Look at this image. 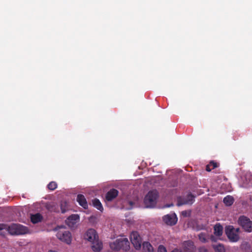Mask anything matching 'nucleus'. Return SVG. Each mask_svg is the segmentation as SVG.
I'll return each instance as SVG.
<instances>
[{
  "instance_id": "obj_1",
  "label": "nucleus",
  "mask_w": 252,
  "mask_h": 252,
  "mask_svg": "<svg viewBox=\"0 0 252 252\" xmlns=\"http://www.w3.org/2000/svg\"><path fill=\"white\" fill-rule=\"evenodd\" d=\"M84 238L91 243L93 251L98 252L102 250V243L99 241L98 236L94 229H88L85 234Z\"/></svg>"
},
{
  "instance_id": "obj_2",
  "label": "nucleus",
  "mask_w": 252,
  "mask_h": 252,
  "mask_svg": "<svg viewBox=\"0 0 252 252\" xmlns=\"http://www.w3.org/2000/svg\"><path fill=\"white\" fill-rule=\"evenodd\" d=\"M110 247L113 250L127 251L129 250V242L127 238H120L110 244Z\"/></svg>"
},
{
  "instance_id": "obj_3",
  "label": "nucleus",
  "mask_w": 252,
  "mask_h": 252,
  "mask_svg": "<svg viewBox=\"0 0 252 252\" xmlns=\"http://www.w3.org/2000/svg\"><path fill=\"white\" fill-rule=\"evenodd\" d=\"M158 196V193L157 190H153L150 191L145 196L144 200V202L146 207L153 208L155 206Z\"/></svg>"
},
{
  "instance_id": "obj_4",
  "label": "nucleus",
  "mask_w": 252,
  "mask_h": 252,
  "mask_svg": "<svg viewBox=\"0 0 252 252\" xmlns=\"http://www.w3.org/2000/svg\"><path fill=\"white\" fill-rule=\"evenodd\" d=\"M8 232L11 235H22L28 232L27 227L20 224L13 223L7 228Z\"/></svg>"
},
{
  "instance_id": "obj_5",
  "label": "nucleus",
  "mask_w": 252,
  "mask_h": 252,
  "mask_svg": "<svg viewBox=\"0 0 252 252\" xmlns=\"http://www.w3.org/2000/svg\"><path fill=\"white\" fill-rule=\"evenodd\" d=\"M240 229L239 228H235L233 226L228 225L225 227V234L229 241L231 242H236L239 239V232Z\"/></svg>"
},
{
  "instance_id": "obj_6",
  "label": "nucleus",
  "mask_w": 252,
  "mask_h": 252,
  "mask_svg": "<svg viewBox=\"0 0 252 252\" xmlns=\"http://www.w3.org/2000/svg\"><path fill=\"white\" fill-rule=\"evenodd\" d=\"M238 222L245 231L248 232L252 231V221L248 217L244 216H240Z\"/></svg>"
},
{
  "instance_id": "obj_7",
  "label": "nucleus",
  "mask_w": 252,
  "mask_h": 252,
  "mask_svg": "<svg viewBox=\"0 0 252 252\" xmlns=\"http://www.w3.org/2000/svg\"><path fill=\"white\" fill-rule=\"evenodd\" d=\"M56 236L61 241L64 242L67 244H69L71 242V234L68 230L63 229H60L58 231Z\"/></svg>"
},
{
  "instance_id": "obj_8",
  "label": "nucleus",
  "mask_w": 252,
  "mask_h": 252,
  "mask_svg": "<svg viewBox=\"0 0 252 252\" xmlns=\"http://www.w3.org/2000/svg\"><path fill=\"white\" fill-rule=\"evenodd\" d=\"M130 241L136 250H139L141 247L142 239L137 231H133L130 235Z\"/></svg>"
},
{
  "instance_id": "obj_9",
  "label": "nucleus",
  "mask_w": 252,
  "mask_h": 252,
  "mask_svg": "<svg viewBox=\"0 0 252 252\" xmlns=\"http://www.w3.org/2000/svg\"><path fill=\"white\" fill-rule=\"evenodd\" d=\"M162 220L167 225L172 226L177 223L178 219L175 213H171L164 215L162 217Z\"/></svg>"
},
{
  "instance_id": "obj_10",
  "label": "nucleus",
  "mask_w": 252,
  "mask_h": 252,
  "mask_svg": "<svg viewBox=\"0 0 252 252\" xmlns=\"http://www.w3.org/2000/svg\"><path fill=\"white\" fill-rule=\"evenodd\" d=\"M194 196L191 193L188 194L185 198L179 197L177 199V205L182 206L187 204H192L194 200Z\"/></svg>"
},
{
  "instance_id": "obj_11",
  "label": "nucleus",
  "mask_w": 252,
  "mask_h": 252,
  "mask_svg": "<svg viewBox=\"0 0 252 252\" xmlns=\"http://www.w3.org/2000/svg\"><path fill=\"white\" fill-rule=\"evenodd\" d=\"M79 220L80 217L78 214H72L66 219L65 223L69 227H74Z\"/></svg>"
},
{
  "instance_id": "obj_12",
  "label": "nucleus",
  "mask_w": 252,
  "mask_h": 252,
  "mask_svg": "<svg viewBox=\"0 0 252 252\" xmlns=\"http://www.w3.org/2000/svg\"><path fill=\"white\" fill-rule=\"evenodd\" d=\"M118 191L116 189H112L108 191L105 195L106 201H111L118 195Z\"/></svg>"
},
{
  "instance_id": "obj_13",
  "label": "nucleus",
  "mask_w": 252,
  "mask_h": 252,
  "mask_svg": "<svg viewBox=\"0 0 252 252\" xmlns=\"http://www.w3.org/2000/svg\"><path fill=\"white\" fill-rule=\"evenodd\" d=\"M76 200L79 204L83 208L85 209L88 208V203L84 195L81 194H78Z\"/></svg>"
},
{
  "instance_id": "obj_14",
  "label": "nucleus",
  "mask_w": 252,
  "mask_h": 252,
  "mask_svg": "<svg viewBox=\"0 0 252 252\" xmlns=\"http://www.w3.org/2000/svg\"><path fill=\"white\" fill-rule=\"evenodd\" d=\"M214 234L217 236H220L222 234L223 227L220 223H217L214 227Z\"/></svg>"
},
{
  "instance_id": "obj_15",
  "label": "nucleus",
  "mask_w": 252,
  "mask_h": 252,
  "mask_svg": "<svg viewBox=\"0 0 252 252\" xmlns=\"http://www.w3.org/2000/svg\"><path fill=\"white\" fill-rule=\"evenodd\" d=\"M42 219V216L39 213L32 215L31 216V220L33 223H38L41 221Z\"/></svg>"
},
{
  "instance_id": "obj_16",
  "label": "nucleus",
  "mask_w": 252,
  "mask_h": 252,
  "mask_svg": "<svg viewBox=\"0 0 252 252\" xmlns=\"http://www.w3.org/2000/svg\"><path fill=\"white\" fill-rule=\"evenodd\" d=\"M142 245L144 252H153V247L149 242H144Z\"/></svg>"
},
{
  "instance_id": "obj_17",
  "label": "nucleus",
  "mask_w": 252,
  "mask_h": 252,
  "mask_svg": "<svg viewBox=\"0 0 252 252\" xmlns=\"http://www.w3.org/2000/svg\"><path fill=\"white\" fill-rule=\"evenodd\" d=\"M93 206L97 210L102 211L103 210L102 205L99 199L95 198L93 200Z\"/></svg>"
},
{
  "instance_id": "obj_18",
  "label": "nucleus",
  "mask_w": 252,
  "mask_h": 252,
  "mask_svg": "<svg viewBox=\"0 0 252 252\" xmlns=\"http://www.w3.org/2000/svg\"><path fill=\"white\" fill-rule=\"evenodd\" d=\"M223 203L227 206H231L234 202V198L230 195H227L223 199Z\"/></svg>"
},
{
  "instance_id": "obj_19",
  "label": "nucleus",
  "mask_w": 252,
  "mask_h": 252,
  "mask_svg": "<svg viewBox=\"0 0 252 252\" xmlns=\"http://www.w3.org/2000/svg\"><path fill=\"white\" fill-rule=\"evenodd\" d=\"M218 167V163L214 161L210 162L209 164L206 165V170L207 171H211L212 169Z\"/></svg>"
},
{
  "instance_id": "obj_20",
  "label": "nucleus",
  "mask_w": 252,
  "mask_h": 252,
  "mask_svg": "<svg viewBox=\"0 0 252 252\" xmlns=\"http://www.w3.org/2000/svg\"><path fill=\"white\" fill-rule=\"evenodd\" d=\"M184 247L187 250H191L193 248V243L191 241H187L184 242L183 244Z\"/></svg>"
},
{
  "instance_id": "obj_21",
  "label": "nucleus",
  "mask_w": 252,
  "mask_h": 252,
  "mask_svg": "<svg viewBox=\"0 0 252 252\" xmlns=\"http://www.w3.org/2000/svg\"><path fill=\"white\" fill-rule=\"evenodd\" d=\"M61 212L62 213H64L68 210L67 203L66 201H62L60 204Z\"/></svg>"
},
{
  "instance_id": "obj_22",
  "label": "nucleus",
  "mask_w": 252,
  "mask_h": 252,
  "mask_svg": "<svg viewBox=\"0 0 252 252\" xmlns=\"http://www.w3.org/2000/svg\"><path fill=\"white\" fill-rule=\"evenodd\" d=\"M47 187L49 189L54 190L57 188V184L54 181L51 182L48 185Z\"/></svg>"
},
{
  "instance_id": "obj_23",
  "label": "nucleus",
  "mask_w": 252,
  "mask_h": 252,
  "mask_svg": "<svg viewBox=\"0 0 252 252\" xmlns=\"http://www.w3.org/2000/svg\"><path fill=\"white\" fill-rule=\"evenodd\" d=\"M198 238L199 240L203 243H205L207 241L206 234L204 233H200L198 235Z\"/></svg>"
},
{
  "instance_id": "obj_24",
  "label": "nucleus",
  "mask_w": 252,
  "mask_h": 252,
  "mask_svg": "<svg viewBox=\"0 0 252 252\" xmlns=\"http://www.w3.org/2000/svg\"><path fill=\"white\" fill-rule=\"evenodd\" d=\"M216 252H225V249L223 246L221 245H217L215 248Z\"/></svg>"
},
{
  "instance_id": "obj_25",
  "label": "nucleus",
  "mask_w": 252,
  "mask_h": 252,
  "mask_svg": "<svg viewBox=\"0 0 252 252\" xmlns=\"http://www.w3.org/2000/svg\"><path fill=\"white\" fill-rule=\"evenodd\" d=\"M48 209L50 211H54V212H58L59 210L56 208V206L55 204H51L48 205Z\"/></svg>"
},
{
  "instance_id": "obj_26",
  "label": "nucleus",
  "mask_w": 252,
  "mask_h": 252,
  "mask_svg": "<svg viewBox=\"0 0 252 252\" xmlns=\"http://www.w3.org/2000/svg\"><path fill=\"white\" fill-rule=\"evenodd\" d=\"M158 252H167L166 249L163 245H159L158 248Z\"/></svg>"
},
{
  "instance_id": "obj_27",
  "label": "nucleus",
  "mask_w": 252,
  "mask_h": 252,
  "mask_svg": "<svg viewBox=\"0 0 252 252\" xmlns=\"http://www.w3.org/2000/svg\"><path fill=\"white\" fill-rule=\"evenodd\" d=\"M182 215L184 217H187L189 214L187 211H184L182 212Z\"/></svg>"
},
{
  "instance_id": "obj_28",
  "label": "nucleus",
  "mask_w": 252,
  "mask_h": 252,
  "mask_svg": "<svg viewBox=\"0 0 252 252\" xmlns=\"http://www.w3.org/2000/svg\"><path fill=\"white\" fill-rule=\"evenodd\" d=\"M199 251V252H207L206 249L204 248H200Z\"/></svg>"
},
{
  "instance_id": "obj_29",
  "label": "nucleus",
  "mask_w": 252,
  "mask_h": 252,
  "mask_svg": "<svg viewBox=\"0 0 252 252\" xmlns=\"http://www.w3.org/2000/svg\"><path fill=\"white\" fill-rule=\"evenodd\" d=\"M171 252H181L180 251H179L177 249H175L174 250H173Z\"/></svg>"
},
{
  "instance_id": "obj_30",
  "label": "nucleus",
  "mask_w": 252,
  "mask_h": 252,
  "mask_svg": "<svg viewBox=\"0 0 252 252\" xmlns=\"http://www.w3.org/2000/svg\"><path fill=\"white\" fill-rule=\"evenodd\" d=\"M129 203H130V204L131 205H132L133 204V202H131V201H130Z\"/></svg>"
}]
</instances>
